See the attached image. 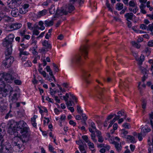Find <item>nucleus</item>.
I'll list each match as a JSON object with an SVG mask.
<instances>
[{
	"label": "nucleus",
	"mask_w": 153,
	"mask_h": 153,
	"mask_svg": "<svg viewBox=\"0 0 153 153\" xmlns=\"http://www.w3.org/2000/svg\"><path fill=\"white\" fill-rule=\"evenodd\" d=\"M122 126L125 128L127 129H129L131 128V126H130L129 124L128 123H124L123 124Z\"/></svg>",
	"instance_id": "obj_35"
},
{
	"label": "nucleus",
	"mask_w": 153,
	"mask_h": 153,
	"mask_svg": "<svg viewBox=\"0 0 153 153\" xmlns=\"http://www.w3.org/2000/svg\"><path fill=\"white\" fill-rule=\"evenodd\" d=\"M82 137L86 143H88L89 141L87 135H83L82 136Z\"/></svg>",
	"instance_id": "obj_42"
},
{
	"label": "nucleus",
	"mask_w": 153,
	"mask_h": 153,
	"mask_svg": "<svg viewBox=\"0 0 153 153\" xmlns=\"http://www.w3.org/2000/svg\"><path fill=\"white\" fill-rule=\"evenodd\" d=\"M144 56L141 54L140 57V59H139V60H138V64L139 65H141L142 64V62L144 61Z\"/></svg>",
	"instance_id": "obj_26"
},
{
	"label": "nucleus",
	"mask_w": 153,
	"mask_h": 153,
	"mask_svg": "<svg viewBox=\"0 0 153 153\" xmlns=\"http://www.w3.org/2000/svg\"><path fill=\"white\" fill-rule=\"evenodd\" d=\"M88 47L87 45H84L82 46L80 49V53L76 55L72 59L73 62L77 64L79 63L81 61V55H83L85 59L86 56L88 55L87 49Z\"/></svg>",
	"instance_id": "obj_3"
},
{
	"label": "nucleus",
	"mask_w": 153,
	"mask_h": 153,
	"mask_svg": "<svg viewBox=\"0 0 153 153\" xmlns=\"http://www.w3.org/2000/svg\"><path fill=\"white\" fill-rule=\"evenodd\" d=\"M88 146H89V148H94V144L90 142V141L88 142Z\"/></svg>",
	"instance_id": "obj_48"
},
{
	"label": "nucleus",
	"mask_w": 153,
	"mask_h": 153,
	"mask_svg": "<svg viewBox=\"0 0 153 153\" xmlns=\"http://www.w3.org/2000/svg\"><path fill=\"white\" fill-rule=\"evenodd\" d=\"M22 26V24L20 23H14L11 24L10 26V29H13V30H15L19 29Z\"/></svg>",
	"instance_id": "obj_12"
},
{
	"label": "nucleus",
	"mask_w": 153,
	"mask_h": 153,
	"mask_svg": "<svg viewBox=\"0 0 153 153\" xmlns=\"http://www.w3.org/2000/svg\"><path fill=\"white\" fill-rule=\"evenodd\" d=\"M11 112V110H10V111H9V112L6 115V116L5 117V118L6 119H7L9 116H10V117H12V115L11 114H10V112Z\"/></svg>",
	"instance_id": "obj_58"
},
{
	"label": "nucleus",
	"mask_w": 153,
	"mask_h": 153,
	"mask_svg": "<svg viewBox=\"0 0 153 153\" xmlns=\"http://www.w3.org/2000/svg\"><path fill=\"white\" fill-rule=\"evenodd\" d=\"M69 94L66 93L65 94V95L63 96L62 97L63 98V99L65 100V101L66 102L68 100V99L69 97Z\"/></svg>",
	"instance_id": "obj_44"
},
{
	"label": "nucleus",
	"mask_w": 153,
	"mask_h": 153,
	"mask_svg": "<svg viewBox=\"0 0 153 153\" xmlns=\"http://www.w3.org/2000/svg\"><path fill=\"white\" fill-rule=\"evenodd\" d=\"M83 74V76L85 82L87 84H88L90 83V81L88 79V75L89 76H90V74L88 73V71L86 70H83L82 71Z\"/></svg>",
	"instance_id": "obj_13"
},
{
	"label": "nucleus",
	"mask_w": 153,
	"mask_h": 153,
	"mask_svg": "<svg viewBox=\"0 0 153 153\" xmlns=\"http://www.w3.org/2000/svg\"><path fill=\"white\" fill-rule=\"evenodd\" d=\"M113 143L114 144L115 147L117 151L118 152L120 151L121 150L122 148L121 144H119L118 143L115 141L113 142Z\"/></svg>",
	"instance_id": "obj_21"
},
{
	"label": "nucleus",
	"mask_w": 153,
	"mask_h": 153,
	"mask_svg": "<svg viewBox=\"0 0 153 153\" xmlns=\"http://www.w3.org/2000/svg\"><path fill=\"white\" fill-rule=\"evenodd\" d=\"M53 65L54 68V72H57L59 71V69L57 66L54 63H53Z\"/></svg>",
	"instance_id": "obj_40"
},
{
	"label": "nucleus",
	"mask_w": 153,
	"mask_h": 153,
	"mask_svg": "<svg viewBox=\"0 0 153 153\" xmlns=\"http://www.w3.org/2000/svg\"><path fill=\"white\" fill-rule=\"evenodd\" d=\"M91 138L94 142H96L97 141V140L95 139L96 135L95 134V132L92 133L91 134Z\"/></svg>",
	"instance_id": "obj_34"
},
{
	"label": "nucleus",
	"mask_w": 153,
	"mask_h": 153,
	"mask_svg": "<svg viewBox=\"0 0 153 153\" xmlns=\"http://www.w3.org/2000/svg\"><path fill=\"white\" fill-rule=\"evenodd\" d=\"M136 4L133 1H131L129 3V5L130 7H135Z\"/></svg>",
	"instance_id": "obj_37"
},
{
	"label": "nucleus",
	"mask_w": 153,
	"mask_h": 153,
	"mask_svg": "<svg viewBox=\"0 0 153 153\" xmlns=\"http://www.w3.org/2000/svg\"><path fill=\"white\" fill-rule=\"evenodd\" d=\"M49 13L51 14H54L55 12V6L53 4H52L50 8L49 9Z\"/></svg>",
	"instance_id": "obj_28"
},
{
	"label": "nucleus",
	"mask_w": 153,
	"mask_h": 153,
	"mask_svg": "<svg viewBox=\"0 0 153 153\" xmlns=\"http://www.w3.org/2000/svg\"><path fill=\"white\" fill-rule=\"evenodd\" d=\"M123 4L118 3L116 5V9L118 10H120L123 8Z\"/></svg>",
	"instance_id": "obj_27"
},
{
	"label": "nucleus",
	"mask_w": 153,
	"mask_h": 153,
	"mask_svg": "<svg viewBox=\"0 0 153 153\" xmlns=\"http://www.w3.org/2000/svg\"><path fill=\"white\" fill-rule=\"evenodd\" d=\"M70 124L73 125L74 126H75L76 123L75 122H74L73 120H70L69 122Z\"/></svg>",
	"instance_id": "obj_63"
},
{
	"label": "nucleus",
	"mask_w": 153,
	"mask_h": 153,
	"mask_svg": "<svg viewBox=\"0 0 153 153\" xmlns=\"http://www.w3.org/2000/svg\"><path fill=\"white\" fill-rule=\"evenodd\" d=\"M3 88H0L1 90V93L0 94V97H6L8 94L9 91L6 89H3V90H2Z\"/></svg>",
	"instance_id": "obj_17"
},
{
	"label": "nucleus",
	"mask_w": 153,
	"mask_h": 153,
	"mask_svg": "<svg viewBox=\"0 0 153 153\" xmlns=\"http://www.w3.org/2000/svg\"><path fill=\"white\" fill-rule=\"evenodd\" d=\"M77 109L78 113L79 114H81L82 113L83 111L81 110V108L80 106L79 105L77 106Z\"/></svg>",
	"instance_id": "obj_46"
},
{
	"label": "nucleus",
	"mask_w": 153,
	"mask_h": 153,
	"mask_svg": "<svg viewBox=\"0 0 153 153\" xmlns=\"http://www.w3.org/2000/svg\"><path fill=\"white\" fill-rule=\"evenodd\" d=\"M145 52L148 54H150L151 52V49L148 47L146 48L145 49Z\"/></svg>",
	"instance_id": "obj_41"
},
{
	"label": "nucleus",
	"mask_w": 153,
	"mask_h": 153,
	"mask_svg": "<svg viewBox=\"0 0 153 153\" xmlns=\"http://www.w3.org/2000/svg\"><path fill=\"white\" fill-rule=\"evenodd\" d=\"M14 38V35L12 34H10L4 39V41L3 43V46L6 47V49L5 52V54L6 55L11 54L12 53V49L11 44Z\"/></svg>",
	"instance_id": "obj_2"
},
{
	"label": "nucleus",
	"mask_w": 153,
	"mask_h": 153,
	"mask_svg": "<svg viewBox=\"0 0 153 153\" xmlns=\"http://www.w3.org/2000/svg\"><path fill=\"white\" fill-rule=\"evenodd\" d=\"M26 30L25 29L22 30L20 32V34L21 36L23 37L25 35Z\"/></svg>",
	"instance_id": "obj_52"
},
{
	"label": "nucleus",
	"mask_w": 153,
	"mask_h": 153,
	"mask_svg": "<svg viewBox=\"0 0 153 153\" xmlns=\"http://www.w3.org/2000/svg\"><path fill=\"white\" fill-rule=\"evenodd\" d=\"M11 54L6 55L5 59L2 62V65L5 68H8L10 67L14 61V58L12 56H9Z\"/></svg>",
	"instance_id": "obj_5"
},
{
	"label": "nucleus",
	"mask_w": 153,
	"mask_h": 153,
	"mask_svg": "<svg viewBox=\"0 0 153 153\" xmlns=\"http://www.w3.org/2000/svg\"><path fill=\"white\" fill-rule=\"evenodd\" d=\"M98 137V141L99 142L102 143L104 139L102 136Z\"/></svg>",
	"instance_id": "obj_60"
},
{
	"label": "nucleus",
	"mask_w": 153,
	"mask_h": 153,
	"mask_svg": "<svg viewBox=\"0 0 153 153\" xmlns=\"http://www.w3.org/2000/svg\"><path fill=\"white\" fill-rule=\"evenodd\" d=\"M38 71L41 74L43 75L44 77H45L46 76V73L45 71H41L39 70H38Z\"/></svg>",
	"instance_id": "obj_50"
},
{
	"label": "nucleus",
	"mask_w": 153,
	"mask_h": 153,
	"mask_svg": "<svg viewBox=\"0 0 153 153\" xmlns=\"http://www.w3.org/2000/svg\"><path fill=\"white\" fill-rule=\"evenodd\" d=\"M68 11L62 8H61L60 9L58 8L56 13V16L54 17H58L64 15H66L68 14Z\"/></svg>",
	"instance_id": "obj_9"
},
{
	"label": "nucleus",
	"mask_w": 153,
	"mask_h": 153,
	"mask_svg": "<svg viewBox=\"0 0 153 153\" xmlns=\"http://www.w3.org/2000/svg\"><path fill=\"white\" fill-rule=\"evenodd\" d=\"M15 3L13 1H11L8 4V7L10 8H13V7L12 5L14 4Z\"/></svg>",
	"instance_id": "obj_54"
},
{
	"label": "nucleus",
	"mask_w": 153,
	"mask_h": 153,
	"mask_svg": "<svg viewBox=\"0 0 153 153\" xmlns=\"http://www.w3.org/2000/svg\"><path fill=\"white\" fill-rule=\"evenodd\" d=\"M95 131L97 133V137H100V136H101V133L100 131H99L98 130H97V129L96 130H95Z\"/></svg>",
	"instance_id": "obj_62"
},
{
	"label": "nucleus",
	"mask_w": 153,
	"mask_h": 153,
	"mask_svg": "<svg viewBox=\"0 0 153 153\" xmlns=\"http://www.w3.org/2000/svg\"><path fill=\"white\" fill-rule=\"evenodd\" d=\"M14 82L17 85H20L22 83L21 81L18 79L15 80Z\"/></svg>",
	"instance_id": "obj_57"
},
{
	"label": "nucleus",
	"mask_w": 153,
	"mask_h": 153,
	"mask_svg": "<svg viewBox=\"0 0 153 153\" xmlns=\"http://www.w3.org/2000/svg\"><path fill=\"white\" fill-rule=\"evenodd\" d=\"M116 115V114H110L108 115L107 118L106 120H108L110 119H111L114 116H115Z\"/></svg>",
	"instance_id": "obj_51"
},
{
	"label": "nucleus",
	"mask_w": 153,
	"mask_h": 153,
	"mask_svg": "<svg viewBox=\"0 0 153 153\" xmlns=\"http://www.w3.org/2000/svg\"><path fill=\"white\" fill-rule=\"evenodd\" d=\"M39 33V31L37 30L34 29L33 31V35H35L36 36L38 35Z\"/></svg>",
	"instance_id": "obj_59"
},
{
	"label": "nucleus",
	"mask_w": 153,
	"mask_h": 153,
	"mask_svg": "<svg viewBox=\"0 0 153 153\" xmlns=\"http://www.w3.org/2000/svg\"><path fill=\"white\" fill-rule=\"evenodd\" d=\"M29 54V53L27 51H20V53L19 56L21 57L22 55H28Z\"/></svg>",
	"instance_id": "obj_43"
},
{
	"label": "nucleus",
	"mask_w": 153,
	"mask_h": 153,
	"mask_svg": "<svg viewBox=\"0 0 153 153\" xmlns=\"http://www.w3.org/2000/svg\"><path fill=\"white\" fill-rule=\"evenodd\" d=\"M150 131L151 129L150 128L147 126H145L142 128L141 129V132L142 133H147L150 132Z\"/></svg>",
	"instance_id": "obj_20"
},
{
	"label": "nucleus",
	"mask_w": 153,
	"mask_h": 153,
	"mask_svg": "<svg viewBox=\"0 0 153 153\" xmlns=\"http://www.w3.org/2000/svg\"><path fill=\"white\" fill-rule=\"evenodd\" d=\"M140 28L142 29L146 30L147 28V27L145 25L143 24H141L140 26Z\"/></svg>",
	"instance_id": "obj_49"
},
{
	"label": "nucleus",
	"mask_w": 153,
	"mask_h": 153,
	"mask_svg": "<svg viewBox=\"0 0 153 153\" xmlns=\"http://www.w3.org/2000/svg\"><path fill=\"white\" fill-rule=\"evenodd\" d=\"M87 145L86 143H84V144L79 145V148L81 153H86V151L85 149V147H86Z\"/></svg>",
	"instance_id": "obj_18"
},
{
	"label": "nucleus",
	"mask_w": 153,
	"mask_h": 153,
	"mask_svg": "<svg viewBox=\"0 0 153 153\" xmlns=\"http://www.w3.org/2000/svg\"><path fill=\"white\" fill-rule=\"evenodd\" d=\"M16 130L19 132L24 137H30L31 131L27 124L23 120L17 123Z\"/></svg>",
	"instance_id": "obj_1"
},
{
	"label": "nucleus",
	"mask_w": 153,
	"mask_h": 153,
	"mask_svg": "<svg viewBox=\"0 0 153 153\" xmlns=\"http://www.w3.org/2000/svg\"><path fill=\"white\" fill-rule=\"evenodd\" d=\"M12 19V18H11L9 16H7L5 17V21L9 22L10 21H12L11 20Z\"/></svg>",
	"instance_id": "obj_61"
},
{
	"label": "nucleus",
	"mask_w": 153,
	"mask_h": 153,
	"mask_svg": "<svg viewBox=\"0 0 153 153\" xmlns=\"http://www.w3.org/2000/svg\"><path fill=\"white\" fill-rule=\"evenodd\" d=\"M42 45L45 47V48L43 47L40 50V53H44L45 52H47L49 50H51L52 48V46L48 41L44 40L42 42Z\"/></svg>",
	"instance_id": "obj_6"
},
{
	"label": "nucleus",
	"mask_w": 153,
	"mask_h": 153,
	"mask_svg": "<svg viewBox=\"0 0 153 153\" xmlns=\"http://www.w3.org/2000/svg\"><path fill=\"white\" fill-rule=\"evenodd\" d=\"M27 12V10L24 8H21L19 9V12L21 14H25Z\"/></svg>",
	"instance_id": "obj_33"
},
{
	"label": "nucleus",
	"mask_w": 153,
	"mask_h": 153,
	"mask_svg": "<svg viewBox=\"0 0 153 153\" xmlns=\"http://www.w3.org/2000/svg\"><path fill=\"white\" fill-rule=\"evenodd\" d=\"M72 103H74L72 101V100H70L69 101L67 100V101L66 102V104L67 106H72Z\"/></svg>",
	"instance_id": "obj_45"
},
{
	"label": "nucleus",
	"mask_w": 153,
	"mask_h": 153,
	"mask_svg": "<svg viewBox=\"0 0 153 153\" xmlns=\"http://www.w3.org/2000/svg\"><path fill=\"white\" fill-rule=\"evenodd\" d=\"M117 115L116 114V116L117 119H119L122 116H124V119H126V114L124 113V111L123 110H121L118 111L117 113Z\"/></svg>",
	"instance_id": "obj_14"
},
{
	"label": "nucleus",
	"mask_w": 153,
	"mask_h": 153,
	"mask_svg": "<svg viewBox=\"0 0 153 153\" xmlns=\"http://www.w3.org/2000/svg\"><path fill=\"white\" fill-rule=\"evenodd\" d=\"M30 137H24L21 134V138H20V140L17 142V144L15 146H17L19 149H20L23 146V144L24 143L27 142L29 140Z\"/></svg>",
	"instance_id": "obj_7"
},
{
	"label": "nucleus",
	"mask_w": 153,
	"mask_h": 153,
	"mask_svg": "<svg viewBox=\"0 0 153 153\" xmlns=\"http://www.w3.org/2000/svg\"><path fill=\"white\" fill-rule=\"evenodd\" d=\"M139 68L140 70L141 71V72L143 74H147L146 69L144 68V67L141 66V65H140Z\"/></svg>",
	"instance_id": "obj_30"
},
{
	"label": "nucleus",
	"mask_w": 153,
	"mask_h": 153,
	"mask_svg": "<svg viewBox=\"0 0 153 153\" xmlns=\"http://www.w3.org/2000/svg\"><path fill=\"white\" fill-rule=\"evenodd\" d=\"M153 30V23L152 24H149L147 27V30H150L151 31Z\"/></svg>",
	"instance_id": "obj_36"
},
{
	"label": "nucleus",
	"mask_w": 153,
	"mask_h": 153,
	"mask_svg": "<svg viewBox=\"0 0 153 153\" xmlns=\"http://www.w3.org/2000/svg\"><path fill=\"white\" fill-rule=\"evenodd\" d=\"M69 95L74 100H75V102L76 103L77 102V98L73 94H71V93H69Z\"/></svg>",
	"instance_id": "obj_47"
},
{
	"label": "nucleus",
	"mask_w": 153,
	"mask_h": 153,
	"mask_svg": "<svg viewBox=\"0 0 153 153\" xmlns=\"http://www.w3.org/2000/svg\"><path fill=\"white\" fill-rule=\"evenodd\" d=\"M17 123L13 120L9 121L8 123L9 129L15 132V130L17 129Z\"/></svg>",
	"instance_id": "obj_8"
},
{
	"label": "nucleus",
	"mask_w": 153,
	"mask_h": 153,
	"mask_svg": "<svg viewBox=\"0 0 153 153\" xmlns=\"http://www.w3.org/2000/svg\"><path fill=\"white\" fill-rule=\"evenodd\" d=\"M37 116L36 115H34L33 117L31 118V122H36V119L37 118Z\"/></svg>",
	"instance_id": "obj_56"
},
{
	"label": "nucleus",
	"mask_w": 153,
	"mask_h": 153,
	"mask_svg": "<svg viewBox=\"0 0 153 153\" xmlns=\"http://www.w3.org/2000/svg\"><path fill=\"white\" fill-rule=\"evenodd\" d=\"M1 10H3L6 12H8L9 11V9H8L6 6L3 5H2Z\"/></svg>",
	"instance_id": "obj_39"
},
{
	"label": "nucleus",
	"mask_w": 153,
	"mask_h": 153,
	"mask_svg": "<svg viewBox=\"0 0 153 153\" xmlns=\"http://www.w3.org/2000/svg\"><path fill=\"white\" fill-rule=\"evenodd\" d=\"M7 108V106L5 105H2L0 107V111L3 112Z\"/></svg>",
	"instance_id": "obj_38"
},
{
	"label": "nucleus",
	"mask_w": 153,
	"mask_h": 153,
	"mask_svg": "<svg viewBox=\"0 0 153 153\" xmlns=\"http://www.w3.org/2000/svg\"><path fill=\"white\" fill-rule=\"evenodd\" d=\"M81 114L82 117L83 119V120H87V117H86V115L85 114L82 113Z\"/></svg>",
	"instance_id": "obj_64"
},
{
	"label": "nucleus",
	"mask_w": 153,
	"mask_h": 153,
	"mask_svg": "<svg viewBox=\"0 0 153 153\" xmlns=\"http://www.w3.org/2000/svg\"><path fill=\"white\" fill-rule=\"evenodd\" d=\"M1 77L0 78V88H4L5 86L4 81L7 83H10L14 79V77L12 76L10 74L5 72L1 74Z\"/></svg>",
	"instance_id": "obj_4"
},
{
	"label": "nucleus",
	"mask_w": 153,
	"mask_h": 153,
	"mask_svg": "<svg viewBox=\"0 0 153 153\" xmlns=\"http://www.w3.org/2000/svg\"><path fill=\"white\" fill-rule=\"evenodd\" d=\"M53 20L52 19L51 21L49 20H46L45 21V25L46 27H49L52 26L53 24Z\"/></svg>",
	"instance_id": "obj_22"
},
{
	"label": "nucleus",
	"mask_w": 153,
	"mask_h": 153,
	"mask_svg": "<svg viewBox=\"0 0 153 153\" xmlns=\"http://www.w3.org/2000/svg\"><path fill=\"white\" fill-rule=\"evenodd\" d=\"M131 44L133 46L136 47L137 48H140V45L139 44L135 42H131Z\"/></svg>",
	"instance_id": "obj_31"
},
{
	"label": "nucleus",
	"mask_w": 153,
	"mask_h": 153,
	"mask_svg": "<svg viewBox=\"0 0 153 153\" xmlns=\"http://www.w3.org/2000/svg\"><path fill=\"white\" fill-rule=\"evenodd\" d=\"M147 102L146 100L143 99L142 101V108L143 109V113L145 111V109L146 108Z\"/></svg>",
	"instance_id": "obj_29"
},
{
	"label": "nucleus",
	"mask_w": 153,
	"mask_h": 153,
	"mask_svg": "<svg viewBox=\"0 0 153 153\" xmlns=\"http://www.w3.org/2000/svg\"><path fill=\"white\" fill-rule=\"evenodd\" d=\"M11 13V15L14 17H16L19 15V12L18 9L16 8L12 10Z\"/></svg>",
	"instance_id": "obj_15"
},
{
	"label": "nucleus",
	"mask_w": 153,
	"mask_h": 153,
	"mask_svg": "<svg viewBox=\"0 0 153 153\" xmlns=\"http://www.w3.org/2000/svg\"><path fill=\"white\" fill-rule=\"evenodd\" d=\"M125 17L126 18L127 21L129 20H132L133 16V14L132 13H126L125 14Z\"/></svg>",
	"instance_id": "obj_19"
},
{
	"label": "nucleus",
	"mask_w": 153,
	"mask_h": 153,
	"mask_svg": "<svg viewBox=\"0 0 153 153\" xmlns=\"http://www.w3.org/2000/svg\"><path fill=\"white\" fill-rule=\"evenodd\" d=\"M95 90L98 94V98L100 99H101L103 95V93L105 91L104 88H102L97 86L95 88Z\"/></svg>",
	"instance_id": "obj_10"
},
{
	"label": "nucleus",
	"mask_w": 153,
	"mask_h": 153,
	"mask_svg": "<svg viewBox=\"0 0 153 153\" xmlns=\"http://www.w3.org/2000/svg\"><path fill=\"white\" fill-rule=\"evenodd\" d=\"M132 54L135 57L136 60L138 61V60H139V57L137 54L136 53L133 52Z\"/></svg>",
	"instance_id": "obj_55"
},
{
	"label": "nucleus",
	"mask_w": 153,
	"mask_h": 153,
	"mask_svg": "<svg viewBox=\"0 0 153 153\" xmlns=\"http://www.w3.org/2000/svg\"><path fill=\"white\" fill-rule=\"evenodd\" d=\"M20 140V138L17 137H15L11 139V143L12 145L15 146L16 145L17 142Z\"/></svg>",
	"instance_id": "obj_16"
},
{
	"label": "nucleus",
	"mask_w": 153,
	"mask_h": 153,
	"mask_svg": "<svg viewBox=\"0 0 153 153\" xmlns=\"http://www.w3.org/2000/svg\"><path fill=\"white\" fill-rule=\"evenodd\" d=\"M126 138L131 143H134L136 142L134 137L133 136L128 135L127 136Z\"/></svg>",
	"instance_id": "obj_24"
},
{
	"label": "nucleus",
	"mask_w": 153,
	"mask_h": 153,
	"mask_svg": "<svg viewBox=\"0 0 153 153\" xmlns=\"http://www.w3.org/2000/svg\"><path fill=\"white\" fill-rule=\"evenodd\" d=\"M0 146H4L5 150H12L10 143L7 141L5 143H4V142H1Z\"/></svg>",
	"instance_id": "obj_11"
},
{
	"label": "nucleus",
	"mask_w": 153,
	"mask_h": 153,
	"mask_svg": "<svg viewBox=\"0 0 153 153\" xmlns=\"http://www.w3.org/2000/svg\"><path fill=\"white\" fill-rule=\"evenodd\" d=\"M47 13V10H46L44 9L42 11H39L38 14L37 16L39 17L43 16Z\"/></svg>",
	"instance_id": "obj_25"
},
{
	"label": "nucleus",
	"mask_w": 153,
	"mask_h": 153,
	"mask_svg": "<svg viewBox=\"0 0 153 153\" xmlns=\"http://www.w3.org/2000/svg\"><path fill=\"white\" fill-rule=\"evenodd\" d=\"M73 4L69 3L68 6L67 8L68 10V12L70 13H71L75 9V7Z\"/></svg>",
	"instance_id": "obj_23"
},
{
	"label": "nucleus",
	"mask_w": 153,
	"mask_h": 153,
	"mask_svg": "<svg viewBox=\"0 0 153 153\" xmlns=\"http://www.w3.org/2000/svg\"><path fill=\"white\" fill-rule=\"evenodd\" d=\"M120 88H125L127 87V84L124 82H120L119 85Z\"/></svg>",
	"instance_id": "obj_32"
},
{
	"label": "nucleus",
	"mask_w": 153,
	"mask_h": 153,
	"mask_svg": "<svg viewBox=\"0 0 153 153\" xmlns=\"http://www.w3.org/2000/svg\"><path fill=\"white\" fill-rule=\"evenodd\" d=\"M147 45L149 47H153V40L149 41Z\"/></svg>",
	"instance_id": "obj_53"
}]
</instances>
